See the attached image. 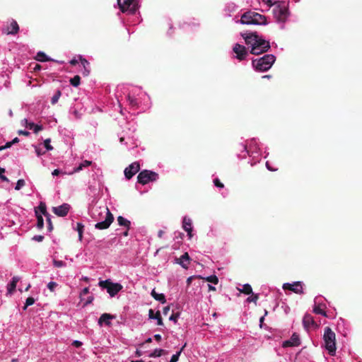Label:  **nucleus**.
Instances as JSON below:
<instances>
[{"label":"nucleus","mask_w":362,"mask_h":362,"mask_svg":"<svg viewBox=\"0 0 362 362\" xmlns=\"http://www.w3.org/2000/svg\"><path fill=\"white\" fill-rule=\"evenodd\" d=\"M178 314H172L170 317V320H173L174 322H176L177 321V319L178 317Z\"/></svg>","instance_id":"obj_53"},{"label":"nucleus","mask_w":362,"mask_h":362,"mask_svg":"<svg viewBox=\"0 0 362 362\" xmlns=\"http://www.w3.org/2000/svg\"><path fill=\"white\" fill-rule=\"evenodd\" d=\"M208 288L209 291H216V288L210 284H208Z\"/></svg>","instance_id":"obj_62"},{"label":"nucleus","mask_w":362,"mask_h":362,"mask_svg":"<svg viewBox=\"0 0 362 362\" xmlns=\"http://www.w3.org/2000/svg\"><path fill=\"white\" fill-rule=\"evenodd\" d=\"M203 279H205L206 281L214 284H217L218 283V279L216 275H211L206 278H203Z\"/></svg>","instance_id":"obj_33"},{"label":"nucleus","mask_w":362,"mask_h":362,"mask_svg":"<svg viewBox=\"0 0 362 362\" xmlns=\"http://www.w3.org/2000/svg\"><path fill=\"white\" fill-rule=\"evenodd\" d=\"M70 64L73 66H75L76 64H78V61L75 59H73L70 61Z\"/></svg>","instance_id":"obj_61"},{"label":"nucleus","mask_w":362,"mask_h":362,"mask_svg":"<svg viewBox=\"0 0 362 362\" xmlns=\"http://www.w3.org/2000/svg\"><path fill=\"white\" fill-rule=\"evenodd\" d=\"M73 345L77 348L80 347L82 345V342L79 341H74Z\"/></svg>","instance_id":"obj_56"},{"label":"nucleus","mask_w":362,"mask_h":362,"mask_svg":"<svg viewBox=\"0 0 362 362\" xmlns=\"http://www.w3.org/2000/svg\"><path fill=\"white\" fill-rule=\"evenodd\" d=\"M50 214L46 216L47 222V228L49 231H52L53 230V225L51 221Z\"/></svg>","instance_id":"obj_44"},{"label":"nucleus","mask_w":362,"mask_h":362,"mask_svg":"<svg viewBox=\"0 0 362 362\" xmlns=\"http://www.w3.org/2000/svg\"><path fill=\"white\" fill-rule=\"evenodd\" d=\"M84 226L81 223H77L76 230L78 233L79 240L82 239Z\"/></svg>","instance_id":"obj_36"},{"label":"nucleus","mask_w":362,"mask_h":362,"mask_svg":"<svg viewBox=\"0 0 362 362\" xmlns=\"http://www.w3.org/2000/svg\"><path fill=\"white\" fill-rule=\"evenodd\" d=\"M38 209L45 217L49 215V214L47 211L46 204L45 203L40 202Z\"/></svg>","instance_id":"obj_34"},{"label":"nucleus","mask_w":362,"mask_h":362,"mask_svg":"<svg viewBox=\"0 0 362 362\" xmlns=\"http://www.w3.org/2000/svg\"><path fill=\"white\" fill-rule=\"evenodd\" d=\"M51 139H47L44 141V146L47 151H52L53 147L50 145Z\"/></svg>","instance_id":"obj_42"},{"label":"nucleus","mask_w":362,"mask_h":362,"mask_svg":"<svg viewBox=\"0 0 362 362\" xmlns=\"http://www.w3.org/2000/svg\"><path fill=\"white\" fill-rule=\"evenodd\" d=\"M284 290L291 291L296 294H303V288L301 281H296L293 284L285 283L282 286Z\"/></svg>","instance_id":"obj_10"},{"label":"nucleus","mask_w":362,"mask_h":362,"mask_svg":"<svg viewBox=\"0 0 362 362\" xmlns=\"http://www.w3.org/2000/svg\"><path fill=\"white\" fill-rule=\"evenodd\" d=\"M79 59H80L81 63L83 67V69L82 71V74L84 76H88V74H90V71L89 62L86 59L83 58L82 57H80Z\"/></svg>","instance_id":"obj_20"},{"label":"nucleus","mask_w":362,"mask_h":362,"mask_svg":"<svg viewBox=\"0 0 362 362\" xmlns=\"http://www.w3.org/2000/svg\"><path fill=\"white\" fill-rule=\"evenodd\" d=\"M251 50H250V53L252 54H255V55H259V54H261L264 52H267L269 49H263V48H260V47H258V46H254V45H251Z\"/></svg>","instance_id":"obj_25"},{"label":"nucleus","mask_w":362,"mask_h":362,"mask_svg":"<svg viewBox=\"0 0 362 362\" xmlns=\"http://www.w3.org/2000/svg\"><path fill=\"white\" fill-rule=\"evenodd\" d=\"M5 173V169L0 167V179L3 181H8V178L4 175Z\"/></svg>","instance_id":"obj_46"},{"label":"nucleus","mask_w":362,"mask_h":362,"mask_svg":"<svg viewBox=\"0 0 362 362\" xmlns=\"http://www.w3.org/2000/svg\"><path fill=\"white\" fill-rule=\"evenodd\" d=\"M240 292L249 295L252 293V288L250 284H246L243 286V289L240 290Z\"/></svg>","instance_id":"obj_32"},{"label":"nucleus","mask_w":362,"mask_h":362,"mask_svg":"<svg viewBox=\"0 0 362 362\" xmlns=\"http://www.w3.org/2000/svg\"><path fill=\"white\" fill-rule=\"evenodd\" d=\"M158 178V175L148 170L141 171L137 176V181L141 185H146L149 182L156 181Z\"/></svg>","instance_id":"obj_8"},{"label":"nucleus","mask_w":362,"mask_h":362,"mask_svg":"<svg viewBox=\"0 0 362 362\" xmlns=\"http://www.w3.org/2000/svg\"><path fill=\"white\" fill-rule=\"evenodd\" d=\"M19 281V277L13 276L11 282L7 286V291L9 294H11L16 288V284Z\"/></svg>","instance_id":"obj_21"},{"label":"nucleus","mask_w":362,"mask_h":362,"mask_svg":"<svg viewBox=\"0 0 362 362\" xmlns=\"http://www.w3.org/2000/svg\"><path fill=\"white\" fill-rule=\"evenodd\" d=\"M53 264L55 267L59 268V267H64L66 265V263L62 260L54 259Z\"/></svg>","instance_id":"obj_41"},{"label":"nucleus","mask_w":362,"mask_h":362,"mask_svg":"<svg viewBox=\"0 0 362 362\" xmlns=\"http://www.w3.org/2000/svg\"><path fill=\"white\" fill-rule=\"evenodd\" d=\"M61 171L59 169H55L52 171V174L54 176L59 175L60 174Z\"/></svg>","instance_id":"obj_57"},{"label":"nucleus","mask_w":362,"mask_h":362,"mask_svg":"<svg viewBox=\"0 0 362 362\" xmlns=\"http://www.w3.org/2000/svg\"><path fill=\"white\" fill-rule=\"evenodd\" d=\"M12 146L11 141L7 142L4 146H2L4 150L8 148H10Z\"/></svg>","instance_id":"obj_58"},{"label":"nucleus","mask_w":362,"mask_h":362,"mask_svg":"<svg viewBox=\"0 0 362 362\" xmlns=\"http://www.w3.org/2000/svg\"><path fill=\"white\" fill-rule=\"evenodd\" d=\"M98 285L102 288L106 289L111 297L116 296L123 286L119 283H113L110 279L100 281Z\"/></svg>","instance_id":"obj_7"},{"label":"nucleus","mask_w":362,"mask_h":362,"mask_svg":"<svg viewBox=\"0 0 362 362\" xmlns=\"http://www.w3.org/2000/svg\"><path fill=\"white\" fill-rule=\"evenodd\" d=\"M81 165L82 166H83V168L88 167L91 165V161L84 160L83 162L81 163Z\"/></svg>","instance_id":"obj_52"},{"label":"nucleus","mask_w":362,"mask_h":362,"mask_svg":"<svg viewBox=\"0 0 362 362\" xmlns=\"http://www.w3.org/2000/svg\"><path fill=\"white\" fill-rule=\"evenodd\" d=\"M186 345L187 344L185 343L179 351H177L175 354L173 355L170 362H177L178 361L180 354L182 351V350L185 348Z\"/></svg>","instance_id":"obj_31"},{"label":"nucleus","mask_w":362,"mask_h":362,"mask_svg":"<svg viewBox=\"0 0 362 362\" xmlns=\"http://www.w3.org/2000/svg\"><path fill=\"white\" fill-rule=\"evenodd\" d=\"M241 35L244 38L247 45L258 46V47H260L261 49H269L270 48L269 42L262 39L257 35V32L242 33Z\"/></svg>","instance_id":"obj_3"},{"label":"nucleus","mask_w":362,"mask_h":362,"mask_svg":"<svg viewBox=\"0 0 362 362\" xmlns=\"http://www.w3.org/2000/svg\"><path fill=\"white\" fill-rule=\"evenodd\" d=\"M35 152L38 156H40L45 153V151H42L40 148H38V147H35Z\"/></svg>","instance_id":"obj_51"},{"label":"nucleus","mask_w":362,"mask_h":362,"mask_svg":"<svg viewBox=\"0 0 362 362\" xmlns=\"http://www.w3.org/2000/svg\"><path fill=\"white\" fill-rule=\"evenodd\" d=\"M89 293V288L88 287L84 288L80 293V296L86 295Z\"/></svg>","instance_id":"obj_50"},{"label":"nucleus","mask_w":362,"mask_h":362,"mask_svg":"<svg viewBox=\"0 0 362 362\" xmlns=\"http://www.w3.org/2000/svg\"><path fill=\"white\" fill-rule=\"evenodd\" d=\"M148 317L151 319H156L157 320V325H163V320L160 315V313L159 310H158L156 313L153 312L152 309H150L148 310Z\"/></svg>","instance_id":"obj_19"},{"label":"nucleus","mask_w":362,"mask_h":362,"mask_svg":"<svg viewBox=\"0 0 362 362\" xmlns=\"http://www.w3.org/2000/svg\"><path fill=\"white\" fill-rule=\"evenodd\" d=\"M240 22L242 24H247V25H267V17L264 15H262L260 13H258L255 11H249L245 13H244L241 18L240 20Z\"/></svg>","instance_id":"obj_2"},{"label":"nucleus","mask_w":362,"mask_h":362,"mask_svg":"<svg viewBox=\"0 0 362 362\" xmlns=\"http://www.w3.org/2000/svg\"><path fill=\"white\" fill-rule=\"evenodd\" d=\"M233 50L236 54V58L240 61L243 60L247 55V52L245 46L236 43Z\"/></svg>","instance_id":"obj_12"},{"label":"nucleus","mask_w":362,"mask_h":362,"mask_svg":"<svg viewBox=\"0 0 362 362\" xmlns=\"http://www.w3.org/2000/svg\"><path fill=\"white\" fill-rule=\"evenodd\" d=\"M83 168V166H82L81 163L76 168L75 172H78L81 170Z\"/></svg>","instance_id":"obj_64"},{"label":"nucleus","mask_w":362,"mask_h":362,"mask_svg":"<svg viewBox=\"0 0 362 362\" xmlns=\"http://www.w3.org/2000/svg\"><path fill=\"white\" fill-rule=\"evenodd\" d=\"M83 168V166H82L81 163L76 168L75 172H78L81 170Z\"/></svg>","instance_id":"obj_63"},{"label":"nucleus","mask_w":362,"mask_h":362,"mask_svg":"<svg viewBox=\"0 0 362 362\" xmlns=\"http://www.w3.org/2000/svg\"><path fill=\"white\" fill-rule=\"evenodd\" d=\"M154 339L155 340H156L157 341H160L161 340V335L160 334H155L154 335Z\"/></svg>","instance_id":"obj_59"},{"label":"nucleus","mask_w":362,"mask_h":362,"mask_svg":"<svg viewBox=\"0 0 362 362\" xmlns=\"http://www.w3.org/2000/svg\"><path fill=\"white\" fill-rule=\"evenodd\" d=\"M114 318H115V316H113L110 314L103 313V315H101V316L100 317V318L98 320V324L100 325H102L103 323H105L106 325H110L111 322L110 320H112Z\"/></svg>","instance_id":"obj_18"},{"label":"nucleus","mask_w":362,"mask_h":362,"mask_svg":"<svg viewBox=\"0 0 362 362\" xmlns=\"http://www.w3.org/2000/svg\"><path fill=\"white\" fill-rule=\"evenodd\" d=\"M300 344L299 336L296 333H293L289 340L284 341L282 344V346L290 347V346H298Z\"/></svg>","instance_id":"obj_13"},{"label":"nucleus","mask_w":362,"mask_h":362,"mask_svg":"<svg viewBox=\"0 0 362 362\" xmlns=\"http://www.w3.org/2000/svg\"><path fill=\"white\" fill-rule=\"evenodd\" d=\"M194 279H203L202 276H189V278H187V286H189L190 284L192 283V281Z\"/></svg>","instance_id":"obj_48"},{"label":"nucleus","mask_w":362,"mask_h":362,"mask_svg":"<svg viewBox=\"0 0 362 362\" xmlns=\"http://www.w3.org/2000/svg\"><path fill=\"white\" fill-rule=\"evenodd\" d=\"M274 6L273 13L276 21L284 23L289 15L288 4L285 1H276Z\"/></svg>","instance_id":"obj_6"},{"label":"nucleus","mask_w":362,"mask_h":362,"mask_svg":"<svg viewBox=\"0 0 362 362\" xmlns=\"http://www.w3.org/2000/svg\"><path fill=\"white\" fill-rule=\"evenodd\" d=\"M18 133L19 135H24V136H28L30 134L29 132L23 131V130H19Z\"/></svg>","instance_id":"obj_55"},{"label":"nucleus","mask_w":362,"mask_h":362,"mask_svg":"<svg viewBox=\"0 0 362 362\" xmlns=\"http://www.w3.org/2000/svg\"><path fill=\"white\" fill-rule=\"evenodd\" d=\"M156 298H155L154 299L160 302L163 304L166 302L165 297L163 293H158V295H156Z\"/></svg>","instance_id":"obj_40"},{"label":"nucleus","mask_w":362,"mask_h":362,"mask_svg":"<svg viewBox=\"0 0 362 362\" xmlns=\"http://www.w3.org/2000/svg\"><path fill=\"white\" fill-rule=\"evenodd\" d=\"M140 170V165L138 162H134L125 168L124 173L125 177L130 180Z\"/></svg>","instance_id":"obj_11"},{"label":"nucleus","mask_w":362,"mask_h":362,"mask_svg":"<svg viewBox=\"0 0 362 362\" xmlns=\"http://www.w3.org/2000/svg\"><path fill=\"white\" fill-rule=\"evenodd\" d=\"M36 59L39 62H48L51 59L42 52H39L37 54Z\"/></svg>","instance_id":"obj_26"},{"label":"nucleus","mask_w":362,"mask_h":362,"mask_svg":"<svg viewBox=\"0 0 362 362\" xmlns=\"http://www.w3.org/2000/svg\"><path fill=\"white\" fill-rule=\"evenodd\" d=\"M26 124H27L26 127L28 128L29 129L33 130L34 133H35V134L38 133L40 131L42 130V129H43L42 125L35 124L33 122H28L27 120H26Z\"/></svg>","instance_id":"obj_22"},{"label":"nucleus","mask_w":362,"mask_h":362,"mask_svg":"<svg viewBox=\"0 0 362 362\" xmlns=\"http://www.w3.org/2000/svg\"><path fill=\"white\" fill-rule=\"evenodd\" d=\"M90 214L98 223L95 228L99 230L107 229L114 221V216L107 206H94L90 211Z\"/></svg>","instance_id":"obj_1"},{"label":"nucleus","mask_w":362,"mask_h":362,"mask_svg":"<svg viewBox=\"0 0 362 362\" xmlns=\"http://www.w3.org/2000/svg\"><path fill=\"white\" fill-rule=\"evenodd\" d=\"M276 60V57L273 54H266L262 57L252 60V66L259 71H268Z\"/></svg>","instance_id":"obj_4"},{"label":"nucleus","mask_w":362,"mask_h":362,"mask_svg":"<svg viewBox=\"0 0 362 362\" xmlns=\"http://www.w3.org/2000/svg\"><path fill=\"white\" fill-rule=\"evenodd\" d=\"M165 353V351L160 349H155L152 353L150 354V357H159L164 354Z\"/></svg>","instance_id":"obj_29"},{"label":"nucleus","mask_w":362,"mask_h":362,"mask_svg":"<svg viewBox=\"0 0 362 362\" xmlns=\"http://www.w3.org/2000/svg\"><path fill=\"white\" fill-rule=\"evenodd\" d=\"M303 327L308 330L311 327H317V325L310 314H305L303 319Z\"/></svg>","instance_id":"obj_15"},{"label":"nucleus","mask_w":362,"mask_h":362,"mask_svg":"<svg viewBox=\"0 0 362 362\" xmlns=\"http://www.w3.org/2000/svg\"><path fill=\"white\" fill-rule=\"evenodd\" d=\"M134 1L135 0H117L119 8L122 12L129 11L132 13L136 11Z\"/></svg>","instance_id":"obj_9"},{"label":"nucleus","mask_w":362,"mask_h":362,"mask_svg":"<svg viewBox=\"0 0 362 362\" xmlns=\"http://www.w3.org/2000/svg\"><path fill=\"white\" fill-rule=\"evenodd\" d=\"M313 312L315 314L327 316L326 312L321 308V305H315L313 308Z\"/></svg>","instance_id":"obj_30"},{"label":"nucleus","mask_w":362,"mask_h":362,"mask_svg":"<svg viewBox=\"0 0 362 362\" xmlns=\"http://www.w3.org/2000/svg\"><path fill=\"white\" fill-rule=\"evenodd\" d=\"M35 303V299L33 297H28L27 299H26V301H25V304L23 307V309L24 310H26L27 308L30 305H32L33 304H34Z\"/></svg>","instance_id":"obj_38"},{"label":"nucleus","mask_w":362,"mask_h":362,"mask_svg":"<svg viewBox=\"0 0 362 362\" xmlns=\"http://www.w3.org/2000/svg\"><path fill=\"white\" fill-rule=\"evenodd\" d=\"M127 100L129 101V105L133 107H138V103L136 101V99L134 98L131 97L129 95L127 96Z\"/></svg>","instance_id":"obj_37"},{"label":"nucleus","mask_w":362,"mask_h":362,"mask_svg":"<svg viewBox=\"0 0 362 362\" xmlns=\"http://www.w3.org/2000/svg\"><path fill=\"white\" fill-rule=\"evenodd\" d=\"M323 340L325 349L331 356H334L336 352V335L329 327L325 328Z\"/></svg>","instance_id":"obj_5"},{"label":"nucleus","mask_w":362,"mask_h":362,"mask_svg":"<svg viewBox=\"0 0 362 362\" xmlns=\"http://www.w3.org/2000/svg\"><path fill=\"white\" fill-rule=\"evenodd\" d=\"M61 95H62L61 91L59 90H57V92L52 96V100H51V103L52 105H54L58 102Z\"/></svg>","instance_id":"obj_35"},{"label":"nucleus","mask_w":362,"mask_h":362,"mask_svg":"<svg viewBox=\"0 0 362 362\" xmlns=\"http://www.w3.org/2000/svg\"><path fill=\"white\" fill-rule=\"evenodd\" d=\"M94 298L93 296H89L86 300V302L84 304V306L88 305V304H90L93 300Z\"/></svg>","instance_id":"obj_54"},{"label":"nucleus","mask_w":362,"mask_h":362,"mask_svg":"<svg viewBox=\"0 0 362 362\" xmlns=\"http://www.w3.org/2000/svg\"><path fill=\"white\" fill-rule=\"evenodd\" d=\"M25 185V180H23V179H20L17 181V183H16V187H15V189L16 190H19L21 189L23 187H24Z\"/></svg>","instance_id":"obj_39"},{"label":"nucleus","mask_w":362,"mask_h":362,"mask_svg":"<svg viewBox=\"0 0 362 362\" xmlns=\"http://www.w3.org/2000/svg\"><path fill=\"white\" fill-rule=\"evenodd\" d=\"M70 83L74 87H77L79 86L81 82V77L78 75H76L73 78L70 79Z\"/></svg>","instance_id":"obj_28"},{"label":"nucleus","mask_w":362,"mask_h":362,"mask_svg":"<svg viewBox=\"0 0 362 362\" xmlns=\"http://www.w3.org/2000/svg\"><path fill=\"white\" fill-rule=\"evenodd\" d=\"M251 294H252V296H250V297H248V298H247V302H250H250L256 303V302H257V300H258V298H259V296H258V294H254V293H251Z\"/></svg>","instance_id":"obj_43"},{"label":"nucleus","mask_w":362,"mask_h":362,"mask_svg":"<svg viewBox=\"0 0 362 362\" xmlns=\"http://www.w3.org/2000/svg\"><path fill=\"white\" fill-rule=\"evenodd\" d=\"M2 31L6 35H16L19 31V25L15 20H12L10 25Z\"/></svg>","instance_id":"obj_16"},{"label":"nucleus","mask_w":362,"mask_h":362,"mask_svg":"<svg viewBox=\"0 0 362 362\" xmlns=\"http://www.w3.org/2000/svg\"><path fill=\"white\" fill-rule=\"evenodd\" d=\"M117 221L119 226L126 227L127 230L130 228L131 222L123 216H119L117 217Z\"/></svg>","instance_id":"obj_23"},{"label":"nucleus","mask_w":362,"mask_h":362,"mask_svg":"<svg viewBox=\"0 0 362 362\" xmlns=\"http://www.w3.org/2000/svg\"><path fill=\"white\" fill-rule=\"evenodd\" d=\"M214 185L217 187L223 188L224 187L223 184L218 178L214 180Z\"/></svg>","instance_id":"obj_47"},{"label":"nucleus","mask_w":362,"mask_h":362,"mask_svg":"<svg viewBox=\"0 0 362 362\" xmlns=\"http://www.w3.org/2000/svg\"><path fill=\"white\" fill-rule=\"evenodd\" d=\"M33 240H36V241H37V242H41V241H42V240H43V239H44V236L40 235H35V236L33 238Z\"/></svg>","instance_id":"obj_49"},{"label":"nucleus","mask_w":362,"mask_h":362,"mask_svg":"<svg viewBox=\"0 0 362 362\" xmlns=\"http://www.w3.org/2000/svg\"><path fill=\"white\" fill-rule=\"evenodd\" d=\"M70 209L68 204H63L62 205L57 207H53L52 211L58 216L64 217L67 215Z\"/></svg>","instance_id":"obj_14"},{"label":"nucleus","mask_w":362,"mask_h":362,"mask_svg":"<svg viewBox=\"0 0 362 362\" xmlns=\"http://www.w3.org/2000/svg\"><path fill=\"white\" fill-rule=\"evenodd\" d=\"M37 217V227L39 229H42L44 226V220L42 215L39 214L37 211H35Z\"/></svg>","instance_id":"obj_27"},{"label":"nucleus","mask_w":362,"mask_h":362,"mask_svg":"<svg viewBox=\"0 0 362 362\" xmlns=\"http://www.w3.org/2000/svg\"><path fill=\"white\" fill-rule=\"evenodd\" d=\"M57 286V284L54 281H51L47 284L48 288L50 290V291L53 292L55 289V288Z\"/></svg>","instance_id":"obj_45"},{"label":"nucleus","mask_w":362,"mask_h":362,"mask_svg":"<svg viewBox=\"0 0 362 362\" xmlns=\"http://www.w3.org/2000/svg\"><path fill=\"white\" fill-rule=\"evenodd\" d=\"M182 228L187 231V230H192V220L189 218L184 217L182 221Z\"/></svg>","instance_id":"obj_24"},{"label":"nucleus","mask_w":362,"mask_h":362,"mask_svg":"<svg viewBox=\"0 0 362 362\" xmlns=\"http://www.w3.org/2000/svg\"><path fill=\"white\" fill-rule=\"evenodd\" d=\"M19 142V139L18 137H16L14 138L12 141H11V144L12 145L15 144H17Z\"/></svg>","instance_id":"obj_60"},{"label":"nucleus","mask_w":362,"mask_h":362,"mask_svg":"<svg viewBox=\"0 0 362 362\" xmlns=\"http://www.w3.org/2000/svg\"><path fill=\"white\" fill-rule=\"evenodd\" d=\"M190 257L187 252L184 253L180 258L176 259V262L183 268L187 269L189 264Z\"/></svg>","instance_id":"obj_17"}]
</instances>
